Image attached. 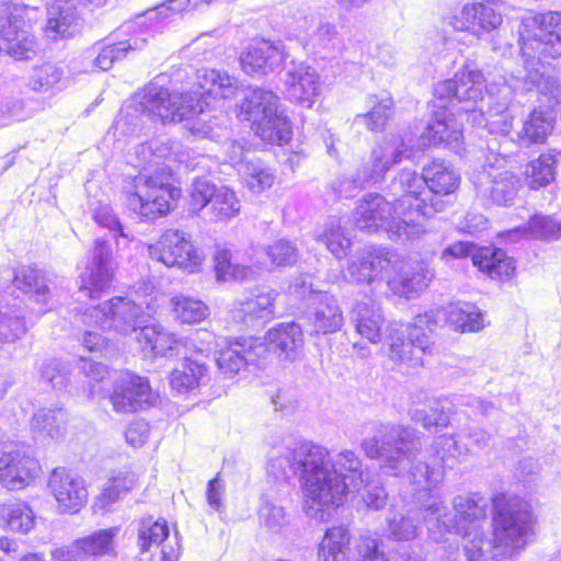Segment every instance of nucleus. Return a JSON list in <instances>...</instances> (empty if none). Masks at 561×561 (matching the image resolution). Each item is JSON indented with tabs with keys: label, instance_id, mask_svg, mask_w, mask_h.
<instances>
[{
	"label": "nucleus",
	"instance_id": "obj_20",
	"mask_svg": "<svg viewBox=\"0 0 561 561\" xmlns=\"http://www.w3.org/2000/svg\"><path fill=\"white\" fill-rule=\"evenodd\" d=\"M283 94L291 103L310 108L321 91L318 71L304 61H291L283 77Z\"/></svg>",
	"mask_w": 561,
	"mask_h": 561
},
{
	"label": "nucleus",
	"instance_id": "obj_49",
	"mask_svg": "<svg viewBox=\"0 0 561 561\" xmlns=\"http://www.w3.org/2000/svg\"><path fill=\"white\" fill-rule=\"evenodd\" d=\"M556 159L543 153L525 167V176L530 188L538 190L554 180Z\"/></svg>",
	"mask_w": 561,
	"mask_h": 561
},
{
	"label": "nucleus",
	"instance_id": "obj_58",
	"mask_svg": "<svg viewBox=\"0 0 561 561\" xmlns=\"http://www.w3.org/2000/svg\"><path fill=\"white\" fill-rule=\"evenodd\" d=\"M412 420L420 423L425 430L432 431L446 427L449 424V415L438 404L430 410L417 409L412 412Z\"/></svg>",
	"mask_w": 561,
	"mask_h": 561
},
{
	"label": "nucleus",
	"instance_id": "obj_62",
	"mask_svg": "<svg viewBox=\"0 0 561 561\" xmlns=\"http://www.w3.org/2000/svg\"><path fill=\"white\" fill-rule=\"evenodd\" d=\"M364 169L360 168L353 178L343 176L333 184L334 192L340 197H351L355 192L366 184H373L371 181H362Z\"/></svg>",
	"mask_w": 561,
	"mask_h": 561
},
{
	"label": "nucleus",
	"instance_id": "obj_55",
	"mask_svg": "<svg viewBox=\"0 0 561 561\" xmlns=\"http://www.w3.org/2000/svg\"><path fill=\"white\" fill-rule=\"evenodd\" d=\"M272 266H293L299 259V250L295 242L287 239H278L264 250Z\"/></svg>",
	"mask_w": 561,
	"mask_h": 561
},
{
	"label": "nucleus",
	"instance_id": "obj_54",
	"mask_svg": "<svg viewBox=\"0 0 561 561\" xmlns=\"http://www.w3.org/2000/svg\"><path fill=\"white\" fill-rule=\"evenodd\" d=\"M117 527L98 530L90 536L80 538L87 552L88 560L91 557H101L114 551V538L118 534Z\"/></svg>",
	"mask_w": 561,
	"mask_h": 561
},
{
	"label": "nucleus",
	"instance_id": "obj_57",
	"mask_svg": "<svg viewBox=\"0 0 561 561\" xmlns=\"http://www.w3.org/2000/svg\"><path fill=\"white\" fill-rule=\"evenodd\" d=\"M528 229L533 238L557 240L561 238V221L549 216H534L528 222Z\"/></svg>",
	"mask_w": 561,
	"mask_h": 561
},
{
	"label": "nucleus",
	"instance_id": "obj_40",
	"mask_svg": "<svg viewBox=\"0 0 561 561\" xmlns=\"http://www.w3.org/2000/svg\"><path fill=\"white\" fill-rule=\"evenodd\" d=\"M214 261L216 277L220 282H245L256 278V271L252 266L239 264L227 247L216 248Z\"/></svg>",
	"mask_w": 561,
	"mask_h": 561
},
{
	"label": "nucleus",
	"instance_id": "obj_48",
	"mask_svg": "<svg viewBox=\"0 0 561 561\" xmlns=\"http://www.w3.org/2000/svg\"><path fill=\"white\" fill-rule=\"evenodd\" d=\"M174 318L181 323H197L209 314L208 307L201 300L185 295H174L171 300Z\"/></svg>",
	"mask_w": 561,
	"mask_h": 561
},
{
	"label": "nucleus",
	"instance_id": "obj_42",
	"mask_svg": "<svg viewBox=\"0 0 561 561\" xmlns=\"http://www.w3.org/2000/svg\"><path fill=\"white\" fill-rule=\"evenodd\" d=\"M350 543L347 527L340 525L329 528L319 547L320 561H350Z\"/></svg>",
	"mask_w": 561,
	"mask_h": 561
},
{
	"label": "nucleus",
	"instance_id": "obj_6",
	"mask_svg": "<svg viewBox=\"0 0 561 561\" xmlns=\"http://www.w3.org/2000/svg\"><path fill=\"white\" fill-rule=\"evenodd\" d=\"M297 455L304 461L299 476L302 508L309 517L323 519L327 511L343 504L348 484L330 466V453L325 447L302 443Z\"/></svg>",
	"mask_w": 561,
	"mask_h": 561
},
{
	"label": "nucleus",
	"instance_id": "obj_35",
	"mask_svg": "<svg viewBox=\"0 0 561 561\" xmlns=\"http://www.w3.org/2000/svg\"><path fill=\"white\" fill-rule=\"evenodd\" d=\"M77 7L68 0H55L47 10V23L44 28L45 35L57 41L70 37L78 30Z\"/></svg>",
	"mask_w": 561,
	"mask_h": 561
},
{
	"label": "nucleus",
	"instance_id": "obj_28",
	"mask_svg": "<svg viewBox=\"0 0 561 561\" xmlns=\"http://www.w3.org/2000/svg\"><path fill=\"white\" fill-rule=\"evenodd\" d=\"M264 350V346L255 345L254 339L236 341L219 352L216 363L222 374L231 377L247 365H260Z\"/></svg>",
	"mask_w": 561,
	"mask_h": 561
},
{
	"label": "nucleus",
	"instance_id": "obj_16",
	"mask_svg": "<svg viewBox=\"0 0 561 561\" xmlns=\"http://www.w3.org/2000/svg\"><path fill=\"white\" fill-rule=\"evenodd\" d=\"M442 22L457 32L481 37L496 30L503 22L502 13L492 4L468 2L460 9L443 15Z\"/></svg>",
	"mask_w": 561,
	"mask_h": 561
},
{
	"label": "nucleus",
	"instance_id": "obj_26",
	"mask_svg": "<svg viewBox=\"0 0 561 561\" xmlns=\"http://www.w3.org/2000/svg\"><path fill=\"white\" fill-rule=\"evenodd\" d=\"M434 106L442 108L435 113L434 121L427 125L420 137L417 149L431 145H445L456 152L461 149L463 133L461 124L458 123L455 115L445 110V103L435 104Z\"/></svg>",
	"mask_w": 561,
	"mask_h": 561
},
{
	"label": "nucleus",
	"instance_id": "obj_13",
	"mask_svg": "<svg viewBox=\"0 0 561 561\" xmlns=\"http://www.w3.org/2000/svg\"><path fill=\"white\" fill-rule=\"evenodd\" d=\"M34 12V8L23 3L0 4V51L18 60L35 56V38L25 28Z\"/></svg>",
	"mask_w": 561,
	"mask_h": 561
},
{
	"label": "nucleus",
	"instance_id": "obj_9",
	"mask_svg": "<svg viewBox=\"0 0 561 561\" xmlns=\"http://www.w3.org/2000/svg\"><path fill=\"white\" fill-rule=\"evenodd\" d=\"M510 141L499 144L495 137L486 141L488 156L485 164L473 172L471 182L476 188L477 196L485 204L503 205L511 204L517 195L519 180L510 171L505 170Z\"/></svg>",
	"mask_w": 561,
	"mask_h": 561
},
{
	"label": "nucleus",
	"instance_id": "obj_45",
	"mask_svg": "<svg viewBox=\"0 0 561 561\" xmlns=\"http://www.w3.org/2000/svg\"><path fill=\"white\" fill-rule=\"evenodd\" d=\"M330 466L347 482L348 492L360 489L364 483L363 463L353 450L343 449L334 457H330Z\"/></svg>",
	"mask_w": 561,
	"mask_h": 561
},
{
	"label": "nucleus",
	"instance_id": "obj_34",
	"mask_svg": "<svg viewBox=\"0 0 561 561\" xmlns=\"http://www.w3.org/2000/svg\"><path fill=\"white\" fill-rule=\"evenodd\" d=\"M424 181L428 197L445 196L454 193L460 184L459 172L448 162L434 159L423 167Z\"/></svg>",
	"mask_w": 561,
	"mask_h": 561
},
{
	"label": "nucleus",
	"instance_id": "obj_12",
	"mask_svg": "<svg viewBox=\"0 0 561 561\" xmlns=\"http://www.w3.org/2000/svg\"><path fill=\"white\" fill-rule=\"evenodd\" d=\"M392 191L402 193L394 203V211L408 219L414 218L424 226V220L445 209L446 203L436 196L428 197L423 173L402 169L392 181Z\"/></svg>",
	"mask_w": 561,
	"mask_h": 561
},
{
	"label": "nucleus",
	"instance_id": "obj_39",
	"mask_svg": "<svg viewBox=\"0 0 561 561\" xmlns=\"http://www.w3.org/2000/svg\"><path fill=\"white\" fill-rule=\"evenodd\" d=\"M207 373L205 362L184 354V359L170 374V386L178 393H186L195 389L206 378Z\"/></svg>",
	"mask_w": 561,
	"mask_h": 561
},
{
	"label": "nucleus",
	"instance_id": "obj_7",
	"mask_svg": "<svg viewBox=\"0 0 561 561\" xmlns=\"http://www.w3.org/2000/svg\"><path fill=\"white\" fill-rule=\"evenodd\" d=\"M438 312L417 314L411 323L392 322L387 327L386 354L400 369L423 366V356L432 352L427 332L437 325Z\"/></svg>",
	"mask_w": 561,
	"mask_h": 561
},
{
	"label": "nucleus",
	"instance_id": "obj_47",
	"mask_svg": "<svg viewBox=\"0 0 561 561\" xmlns=\"http://www.w3.org/2000/svg\"><path fill=\"white\" fill-rule=\"evenodd\" d=\"M137 482V476L129 470H121L113 474L103 488L102 493L96 497L94 507L107 510L123 494L134 488Z\"/></svg>",
	"mask_w": 561,
	"mask_h": 561
},
{
	"label": "nucleus",
	"instance_id": "obj_43",
	"mask_svg": "<svg viewBox=\"0 0 561 561\" xmlns=\"http://www.w3.org/2000/svg\"><path fill=\"white\" fill-rule=\"evenodd\" d=\"M147 39L141 36H134L126 41H119L115 44L104 45L100 48L94 47L93 67L100 70H108L115 61L123 59L131 50L141 49Z\"/></svg>",
	"mask_w": 561,
	"mask_h": 561
},
{
	"label": "nucleus",
	"instance_id": "obj_27",
	"mask_svg": "<svg viewBox=\"0 0 561 561\" xmlns=\"http://www.w3.org/2000/svg\"><path fill=\"white\" fill-rule=\"evenodd\" d=\"M302 448V444L295 448L278 447L271 450L266 465V472L270 480L279 485L280 495L290 493L289 478L293 474L300 476L302 470V459L297 455Z\"/></svg>",
	"mask_w": 561,
	"mask_h": 561
},
{
	"label": "nucleus",
	"instance_id": "obj_52",
	"mask_svg": "<svg viewBox=\"0 0 561 561\" xmlns=\"http://www.w3.org/2000/svg\"><path fill=\"white\" fill-rule=\"evenodd\" d=\"M319 240L323 242L327 249L339 260L345 257L351 248V238L346 236L339 220L331 219Z\"/></svg>",
	"mask_w": 561,
	"mask_h": 561
},
{
	"label": "nucleus",
	"instance_id": "obj_32",
	"mask_svg": "<svg viewBox=\"0 0 561 561\" xmlns=\"http://www.w3.org/2000/svg\"><path fill=\"white\" fill-rule=\"evenodd\" d=\"M299 41L313 53L334 50L341 44L335 25L329 22L316 23L313 18H304L298 24Z\"/></svg>",
	"mask_w": 561,
	"mask_h": 561
},
{
	"label": "nucleus",
	"instance_id": "obj_30",
	"mask_svg": "<svg viewBox=\"0 0 561 561\" xmlns=\"http://www.w3.org/2000/svg\"><path fill=\"white\" fill-rule=\"evenodd\" d=\"M308 321L317 334H330L339 331L343 323V312L334 296L327 291L316 294Z\"/></svg>",
	"mask_w": 561,
	"mask_h": 561
},
{
	"label": "nucleus",
	"instance_id": "obj_2",
	"mask_svg": "<svg viewBox=\"0 0 561 561\" xmlns=\"http://www.w3.org/2000/svg\"><path fill=\"white\" fill-rule=\"evenodd\" d=\"M546 73L539 69H528L527 75H511L503 82L489 84V110L484 113L482 102L484 95L485 78L483 73L470 66H465L456 72L453 79L439 82L435 87V96L439 102L447 100L450 104L455 101L460 104L459 112L466 114L467 121L473 126L482 127L491 135L507 136L513 128V115L510 104L514 93L530 91L537 87L542 93H551L553 99H561V90L551 78L540 82Z\"/></svg>",
	"mask_w": 561,
	"mask_h": 561
},
{
	"label": "nucleus",
	"instance_id": "obj_15",
	"mask_svg": "<svg viewBox=\"0 0 561 561\" xmlns=\"http://www.w3.org/2000/svg\"><path fill=\"white\" fill-rule=\"evenodd\" d=\"M148 252L152 260L187 273L198 272L204 262V255L193 245L190 234L178 229L165 230L149 245Z\"/></svg>",
	"mask_w": 561,
	"mask_h": 561
},
{
	"label": "nucleus",
	"instance_id": "obj_17",
	"mask_svg": "<svg viewBox=\"0 0 561 561\" xmlns=\"http://www.w3.org/2000/svg\"><path fill=\"white\" fill-rule=\"evenodd\" d=\"M255 345L265 347L262 364L271 357L279 362H295L302 355L305 340L301 327L296 322H283L271 328L264 339H254Z\"/></svg>",
	"mask_w": 561,
	"mask_h": 561
},
{
	"label": "nucleus",
	"instance_id": "obj_36",
	"mask_svg": "<svg viewBox=\"0 0 561 561\" xmlns=\"http://www.w3.org/2000/svg\"><path fill=\"white\" fill-rule=\"evenodd\" d=\"M472 264L492 279L508 280L515 275L513 257L502 249L485 247L473 254Z\"/></svg>",
	"mask_w": 561,
	"mask_h": 561
},
{
	"label": "nucleus",
	"instance_id": "obj_59",
	"mask_svg": "<svg viewBox=\"0 0 561 561\" xmlns=\"http://www.w3.org/2000/svg\"><path fill=\"white\" fill-rule=\"evenodd\" d=\"M392 102L389 99L382 100L378 105L364 115H357L355 122L367 126L373 131L381 129L391 114Z\"/></svg>",
	"mask_w": 561,
	"mask_h": 561
},
{
	"label": "nucleus",
	"instance_id": "obj_22",
	"mask_svg": "<svg viewBox=\"0 0 561 561\" xmlns=\"http://www.w3.org/2000/svg\"><path fill=\"white\" fill-rule=\"evenodd\" d=\"M276 298L275 290L257 288L233 304L231 318L247 328L263 325L275 316Z\"/></svg>",
	"mask_w": 561,
	"mask_h": 561
},
{
	"label": "nucleus",
	"instance_id": "obj_50",
	"mask_svg": "<svg viewBox=\"0 0 561 561\" xmlns=\"http://www.w3.org/2000/svg\"><path fill=\"white\" fill-rule=\"evenodd\" d=\"M261 526L270 534H283L290 525V515L285 507L265 500L259 510Z\"/></svg>",
	"mask_w": 561,
	"mask_h": 561
},
{
	"label": "nucleus",
	"instance_id": "obj_41",
	"mask_svg": "<svg viewBox=\"0 0 561 561\" xmlns=\"http://www.w3.org/2000/svg\"><path fill=\"white\" fill-rule=\"evenodd\" d=\"M433 311L438 312L437 320L443 314L448 325L455 331L477 332L484 327L483 314L474 305L456 304L444 311Z\"/></svg>",
	"mask_w": 561,
	"mask_h": 561
},
{
	"label": "nucleus",
	"instance_id": "obj_63",
	"mask_svg": "<svg viewBox=\"0 0 561 561\" xmlns=\"http://www.w3.org/2000/svg\"><path fill=\"white\" fill-rule=\"evenodd\" d=\"M51 559L53 561H89L81 539L68 546L55 548L51 551Z\"/></svg>",
	"mask_w": 561,
	"mask_h": 561
},
{
	"label": "nucleus",
	"instance_id": "obj_33",
	"mask_svg": "<svg viewBox=\"0 0 561 561\" xmlns=\"http://www.w3.org/2000/svg\"><path fill=\"white\" fill-rule=\"evenodd\" d=\"M232 164H239V172L245 183V186L253 193L260 194L271 188L275 182L274 172L265 167L261 161L243 160V149L240 145L232 144Z\"/></svg>",
	"mask_w": 561,
	"mask_h": 561
},
{
	"label": "nucleus",
	"instance_id": "obj_11",
	"mask_svg": "<svg viewBox=\"0 0 561 561\" xmlns=\"http://www.w3.org/2000/svg\"><path fill=\"white\" fill-rule=\"evenodd\" d=\"M240 111L262 140L278 146L289 140L290 123L279 108V96L272 90L249 88Z\"/></svg>",
	"mask_w": 561,
	"mask_h": 561
},
{
	"label": "nucleus",
	"instance_id": "obj_18",
	"mask_svg": "<svg viewBox=\"0 0 561 561\" xmlns=\"http://www.w3.org/2000/svg\"><path fill=\"white\" fill-rule=\"evenodd\" d=\"M158 394L152 391L146 378L129 371L121 373L116 378L110 396L113 409L118 413H133L153 407Z\"/></svg>",
	"mask_w": 561,
	"mask_h": 561
},
{
	"label": "nucleus",
	"instance_id": "obj_8",
	"mask_svg": "<svg viewBox=\"0 0 561 561\" xmlns=\"http://www.w3.org/2000/svg\"><path fill=\"white\" fill-rule=\"evenodd\" d=\"M353 224L356 229L369 233L382 229L390 239L398 241L413 240L425 232L422 222L396 213L394 204L377 193H367L357 202Z\"/></svg>",
	"mask_w": 561,
	"mask_h": 561
},
{
	"label": "nucleus",
	"instance_id": "obj_46",
	"mask_svg": "<svg viewBox=\"0 0 561 561\" xmlns=\"http://www.w3.org/2000/svg\"><path fill=\"white\" fill-rule=\"evenodd\" d=\"M66 81L64 69L47 62L34 68L28 87L39 93H56L66 87Z\"/></svg>",
	"mask_w": 561,
	"mask_h": 561
},
{
	"label": "nucleus",
	"instance_id": "obj_64",
	"mask_svg": "<svg viewBox=\"0 0 561 561\" xmlns=\"http://www.w3.org/2000/svg\"><path fill=\"white\" fill-rule=\"evenodd\" d=\"M359 561H387L386 556L378 549V541L373 536H362L357 546Z\"/></svg>",
	"mask_w": 561,
	"mask_h": 561
},
{
	"label": "nucleus",
	"instance_id": "obj_14",
	"mask_svg": "<svg viewBox=\"0 0 561 561\" xmlns=\"http://www.w3.org/2000/svg\"><path fill=\"white\" fill-rule=\"evenodd\" d=\"M415 140L410 134H390L371 149L369 159L363 164L362 181L381 183L386 174L404 159H412L415 153Z\"/></svg>",
	"mask_w": 561,
	"mask_h": 561
},
{
	"label": "nucleus",
	"instance_id": "obj_23",
	"mask_svg": "<svg viewBox=\"0 0 561 561\" xmlns=\"http://www.w3.org/2000/svg\"><path fill=\"white\" fill-rule=\"evenodd\" d=\"M38 460L27 453L15 449L0 451V483L10 490H21L39 477Z\"/></svg>",
	"mask_w": 561,
	"mask_h": 561
},
{
	"label": "nucleus",
	"instance_id": "obj_60",
	"mask_svg": "<svg viewBox=\"0 0 561 561\" xmlns=\"http://www.w3.org/2000/svg\"><path fill=\"white\" fill-rule=\"evenodd\" d=\"M69 367L59 359H50L41 369L42 378L55 389H62L68 383Z\"/></svg>",
	"mask_w": 561,
	"mask_h": 561
},
{
	"label": "nucleus",
	"instance_id": "obj_31",
	"mask_svg": "<svg viewBox=\"0 0 561 561\" xmlns=\"http://www.w3.org/2000/svg\"><path fill=\"white\" fill-rule=\"evenodd\" d=\"M144 351L154 357L175 356L183 350V337L176 336L161 324L144 325L137 335Z\"/></svg>",
	"mask_w": 561,
	"mask_h": 561
},
{
	"label": "nucleus",
	"instance_id": "obj_4",
	"mask_svg": "<svg viewBox=\"0 0 561 561\" xmlns=\"http://www.w3.org/2000/svg\"><path fill=\"white\" fill-rule=\"evenodd\" d=\"M238 79L225 70L203 69L197 73V88L182 93L170 91L157 83H149L141 95L142 111L157 116L163 124L190 122V131L197 137H208L210 126L197 118L210 107V101L236 96Z\"/></svg>",
	"mask_w": 561,
	"mask_h": 561
},
{
	"label": "nucleus",
	"instance_id": "obj_29",
	"mask_svg": "<svg viewBox=\"0 0 561 561\" xmlns=\"http://www.w3.org/2000/svg\"><path fill=\"white\" fill-rule=\"evenodd\" d=\"M169 536V527L165 520L153 519L152 516L144 517L138 526V545L141 552L148 551L152 546L161 545L160 561H178L180 543L164 542Z\"/></svg>",
	"mask_w": 561,
	"mask_h": 561
},
{
	"label": "nucleus",
	"instance_id": "obj_3",
	"mask_svg": "<svg viewBox=\"0 0 561 561\" xmlns=\"http://www.w3.org/2000/svg\"><path fill=\"white\" fill-rule=\"evenodd\" d=\"M179 145L169 140L153 139L138 145L130 159L140 172L124 185L127 208L136 215L154 219L169 213L171 201L180 196V190L170 183L171 162H185Z\"/></svg>",
	"mask_w": 561,
	"mask_h": 561
},
{
	"label": "nucleus",
	"instance_id": "obj_61",
	"mask_svg": "<svg viewBox=\"0 0 561 561\" xmlns=\"http://www.w3.org/2000/svg\"><path fill=\"white\" fill-rule=\"evenodd\" d=\"M217 187L211 185L207 180L197 179L191 191V206L193 210H201L210 204Z\"/></svg>",
	"mask_w": 561,
	"mask_h": 561
},
{
	"label": "nucleus",
	"instance_id": "obj_38",
	"mask_svg": "<svg viewBox=\"0 0 561 561\" xmlns=\"http://www.w3.org/2000/svg\"><path fill=\"white\" fill-rule=\"evenodd\" d=\"M351 320L360 336L373 344L381 341L385 316L378 304L358 302L352 310Z\"/></svg>",
	"mask_w": 561,
	"mask_h": 561
},
{
	"label": "nucleus",
	"instance_id": "obj_1",
	"mask_svg": "<svg viewBox=\"0 0 561 561\" xmlns=\"http://www.w3.org/2000/svg\"><path fill=\"white\" fill-rule=\"evenodd\" d=\"M360 448L368 458L378 460L386 472L392 476L408 472L415 507H405L404 513L388 518L389 536L396 540L414 539L420 525L419 513L424 512V522L432 534L437 526L462 536L469 561H480L491 548L511 554L528 542L534 517L528 504L518 499L496 500L492 541L484 539L486 503L482 497L457 496L454 499V518L445 513L440 497L433 493L443 480V471L438 466L430 468L423 461L421 434L416 430L400 424H378L371 435L362 439Z\"/></svg>",
	"mask_w": 561,
	"mask_h": 561
},
{
	"label": "nucleus",
	"instance_id": "obj_19",
	"mask_svg": "<svg viewBox=\"0 0 561 561\" xmlns=\"http://www.w3.org/2000/svg\"><path fill=\"white\" fill-rule=\"evenodd\" d=\"M115 267L110 245L104 240L96 239L87 265L80 274V291L90 298L99 296L110 287Z\"/></svg>",
	"mask_w": 561,
	"mask_h": 561
},
{
	"label": "nucleus",
	"instance_id": "obj_24",
	"mask_svg": "<svg viewBox=\"0 0 561 561\" xmlns=\"http://www.w3.org/2000/svg\"><path fill=\"white\" fill-rule=\"evenodd\" d=\"M491 436L481 428H469L467 432L454 435H440L435 439V453L432 463H427L430 468L438 466L448 458H460L468 454L479 451L489 445Z\"/></svg>",
	"mask_w": 561,
	"mask_h": 561
},
{
	"label": "nucleus",
	"instance_id": "obj_56",
	"mask_svg": "<svg viewBox=\"0 0 561 561\" xmlns=\"http://www.w3.org/2000/svg\"><path fill=\"white\" fill-rule=\"evenodd\" d=\"M183 350L192 358L208 357L217 345V337L213 332L198 330L186 337H183Z\"/></svg>",
	"mask_w": 561,
	"mask_h": 561
},
{
	"label": "nucleus",
	"instance_id": "obj_51",
	"mask_svg": "<svg viewBox=\"0 0 561 561\" xmlns=\"http://www.w3.org/2000/svg\"><path fill=\"white\" fill-rule=\"evenodd\" d=\"M1 518L8 528L13 531L26 534L35 523V515L32 508L25 503H12L2 507Z\"/></svg>",
	"mask_w": 561,
	"mask_h": 561
},
{
	"label": "nucleus",
	"instance_id": "obj_10",
	"mask_svg": "<svg viewBox=\"0 0 561 561\" xmlns=\"http://www.w3.org/2000/svg\"><path fill=\"white\" fill-rule=\"evenodd\" d=\"M157 295L150 294L139 301L126 297H114L95 307L88 308L81 321L88 327L114 331L128 335L144 327L145 318L156 311Z\"/></svg>",
	"mask_w": 561,
	"mask_h": 561
},
{
	"label": "nucleus",
	"instance_id": "obj_5",
	"mask_svg": "<svg viewBox=\"0 0 561 561\" xmlns=\"http://www.w3.org/2000/svg\"><path fill=\"white\" fill-rule=\"evenodd\" d=\"M344 277L357 284L385 279L396 294L410 296L425 289L433 273L424 261L401 260L394 252L365 248L350 261Z\"/></svg>",
	"mask_w": 561,
	"mask_h": 561
},
{
	"label": "nucleus",
	"instance_id": "obj_44",
	"mask_svg": "<svg viewBox=\"0 0 561 561\" xmlns=\"http://www.w3.org/2000/svg\"><path fill=\"white\" fill-rule=\"evenodd\" d=\"M67 422V413L61 408L39 409L33 416L32 431L41 438L58 439L62 436Z\"/></svg>",
	"mask_w": 561,
	"mask_h": 561
},
{
	"label": "nucleus",
	"instance_id": "obj_21",
	"mask_svg": "<svg viewBox=\"0 0 561 561\" xmlns=\"http://www.w3.org/2000/svg\"><path fill=\"white\" fill-rule=\"evenodd\" d=\"M48 488L61 513H77L88 500L85 481L66 468H56L48 479Z\"/></svg>",
	"mask_w": 561,
	"mask_h": 561
},
{
	"label": "nucleus",
	"instance_id": "obj_25",
	"mask_svg": "<svg viewBox=\"0 0 561 561\" xmlns=\"http://www.w3.org/2000/svg\"><path fill=\"white\" fill-rule=\"evenodd\" d=\"M287 57L282 43L262 39L244 48L240 55V65L247 75L266 76L278 70Z\"/></svg>",
	"mask_w": 561,
	"mask_h": 561
},
{
	"label": "nucleus",
	"instance_id": "obj_37",
	"mask_svg": "<svg viewBox=\"0 0 561 561\" xmlns=\"http://www.w3.org/2000/svg\"><path fill=\"white\" fill-rule=\"evenodd\" d=\"M14 285L41 305L39 313L53 308L50 289L43 271L31 266L21 267L14 275Z\"/></svg>",
	"mask_w": 561,
	"mask_h": 561
},
{
	"label": "nucleus",
	"instance_id": "obj_53",
	"mask_svg": "<svg viewBox=\"0 0 561 561\" xmlns=\"http://www.w3.org/2000/svg\"><path fill=\"white\" fill-rule=\"evenodd\" d=\"M240 207L236 193L227 186L217 187L209 204V209L216 220H227L237 216Z\"/></svg>",
	"mask_w": 561,
	"mask_h": 561
}]
</instances>
